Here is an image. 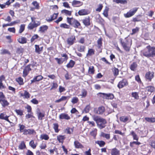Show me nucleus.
Segmentation results:
<instances>
[{
  "label": "nucleus",
  "mask_w": 155,
  "mask_h": 155,
  "mask_svg": "<svg viewBox=\"0 0 155 155\" xmlns=\"http://www.w3.org/2000/svg\"><path fill=\"white\" fill-rule=\"evenodd\" d=\"M109 10V8L107 6H106L103 13V15L105 17H107L108 16V12Z\"/></svg>",
  "instance_id": "47"
},
{
  "label": "nucleus",
  "mask_w": 155,
  "mask_h": 155,
  "mask_svg": "<svg viewBox=\"0 0 155 155\" xmlns=\"http://www.w3.org/2000/svg\"><path fill=\"white\" fill-rule=\"evenodd\" d=\"M60 26L61 28H64L69 29L70 28L69 25H67L66 23H62L60 25Z\"/></svg>",
  "instance_id": "55"
},
{
  "label": "nucleus",
  "mask_w": 155,
  "mask_h": 155,
  "mask_svg": "<svg viewBox=\"0 0 155 155\" xmlns=\"http://www.w3.org/2000/svg\"><path fill=\"white\" fill-rule=\"evenodd\" d=\"M146 90L150 93L155 91V87L153 86H150L147 87H146Z\"/></svg>",
  "instance_id": "28"
},
{
  "label": "nucleus",
  "mask_w": 155,
  "mask_h": 155,
  "mask_svg": "<svg viewBox=\"0 0 155 155\" xmlns=\"http://www.w3.org/2000/svg\"><path fill=\"white\" fill-rule=\"evenodd\" d=\"M37 115L38 119L40 120H42L43 118L45 116V114L44 112H39L37 113Z\"/></svg>",
  "instance_id": "46"
},
{
  "label": "nucleus",
  "mask_w": 155,
  "mask_h": 155,
  "mask_svg": "<svg viewBox=\"0 0 155 155\" xmlns=\"http://www.w3.org/2000/svg\"><path fill=\"white\" fill-rule=\"evenodd\" d=\"M16 81L20 85H22L24 84L23 79L21 77H19L16 79Z\"/></svg>",
  "instance_id": "48"
},
{
  "label": "nucleus",
  "mask_w": 155,
  "mask_h": 155,
  "mask_svg": "<svg viewBox=\"0 0 155 155\" xmlns=\"http://www.w3.org/2000/svg\"><path fill=\"white\" fill-rule=\"evenodd\" d=\"M119 41L124 50L127 52H129L132 45V39L127 37L124 39L120 38Z\"/></svg>",
  "instance_id": "1"
},
{
  "label": "nucleus",
  "mask_w": 155,
  "mask_h": 155,
  "mask_svg": "<svg viewBox=\"0 0 155 155\" xmlns=\"http://www.w3.org/2000/svg\"><path fill=\"white\" fill-rule=\"evenodd\" d=\"M15 111L16 113L18 115L22 116L23 115V110L20 109H15Z\"/></svg>",
  "instance_id": "51"
},
{
  "label": "nucleus",
  "mask_w": 155,
  "mask_h": 155,
  "mask_svg": "<svg viewBox=\"0 0 155 155\" xmlns=\"http://www.w3.org/2000/svg\"><path fill=\"white\" fill-rule=\"evenodd\" d=\"M94 111L96 114L102 115L105 111V109L104 106H101L99 107L97 109H95Z\"/></svg>",
  "instance_id": "11"
},
{
  "label": "nucleus",
  "mask_w": 155,
  "mask_h": 155,
  "mask_svg": "<svg viewBox=\"0 0 155 155\" xmlns=\"http://www.w3.org/2000/svg\"><path fill=\"white\" fill-rule=\"evenodd\" d=\"M67 22L70 25L72 26L74 28H79L81 26L79 22L73 18L67 17Z\"/></svg>",
  "instance_id": "5"
},
{
  "label": "nucleus",
  "mask_w": 155,
  "mask_h": 155,
  "mask_svg": "<svg viewBox=\"0 0 155 155\" xmlns=\"http://www.w3.org/2000/svg\"><path fill=\"white\" fill-rule=\"evenodd\" d=\"M32 4L35 7L36 9H38L39 8V4L36 1H34L32 2Z\"/></svg>",
  "instance_id": "59"
},
{
  "label": "nucleus",
  "mask_w": 155,
  "mask_h": 155,
  "mask_svg": "<svg viewBox=\"0 0 155 155\" xmlns=\"http://www.w3.org/2000/svg\"><path fill=\"white\" fill-rule=\"evenodd\" d=\"M144 119L147 122L152 123L155 122V117H146Z\"/></svg>",
  "instance_id": "45"
},
{
  "label": "nucleus",
  "mask_w": 155,
  "mask_h": 155,
  "mask_svg": "<svg viewBox=\"0 0 155 155\" xmlns=\"http://www.w3.org/2000/svg\"><path fill=\"white\" fill-rule=\"evenodd\" d=\"M111 155H120V151L117 148H114L111 150Z\"/></svg>",
  "instance_id": "25"
},
{
  "label": "nucleus",
  "mask_w": 155,
  "mask_h": 155,
  "mask_svg": "<svg viewBox=\"0 0 155 155\" xmlns=\"http://www.w3.org/2000/svg\"><path fill=\"white\" fill-rule=\"evenodd\" d=\"M102 38H99L97 41V47L98 49H99L100 50L101 52L102 49L101 48L102 46Z\"/></svg>",
  "instance_id": "32"
},
{
  "label": "nucleus",
  "mask_w": 155,
  "mask_h": 155,
  "mask_svg": "<svg viewBox=\"0 0 155 155\" xmlns=\"http://www.w3.org/2000/svg\"><path fill=\"white\" fill-rule=\"evenodd\" d=\"M129 84V82L127 80L126 78H123L118 83L117 87L119 89L126 87Z\"/></svg>",
  "instance_id": "8"
},
{
  "label": "nucleus",
  "mask_w": 155,
  "mask_h": 155,
  "mask_svg": "<svg viewBox=\"0 0 155 155\" xmlns=\"http://www.w3.org/2000/svg\"><path fill=\"white\" fill-rule=\"evenodd\" d=\"M95 143L98 144L100 147H104L105 144V142L103 140H97L95 141Z\"/></svg>",
  "instance_id": "35"
},
{
  "label": "nucleus",
  "mask_w": 155,
  "mask_h": 155,
  "mask_svg": "<svg viewBox=\"0 0 155 155\" xmlns=\"http://www.w3.org/2000/svg\"><path fill=\"white\" fill-rule=\"evenodd\" d=\"M100 137L105 138L107 140H109L110 138V134H106L103 132H101Z\"/></svg>",
  "instance_id": "31"
},
{
  "label": "nucleus",
  "mask_w": 155,
  "mask_h": 155,
  "mask_svg": "<svg viewBox=\"0 0 155 155\" xmlns=\"http://www.w3.org/2000/svg\"><path fill=\"white\" fill-rule=\"evenodd\" d=\"M0 104L4 108L8 106L9 105V103L7 100L5 95L2 92H0Z\"/></svg>",
  "instance_id": "6"
},
{
  "label": "nucleus",
  "mask_w": 155,
  "mask_h": 155,
  "mask_svg": "<svg viewBox=\"0 0 155 155\" xmlns=\"http://www.w3.org/2000/svg\"><path fill=\"white\" fill-rule=\"evenodd\" d=\"M114 75V76H117L119 74V69L116 68H114L113 71Z\"/></svg>",
  "instance_id": "60"
},
{
  "label": "nucleus",
  "mask_w": 155,
  "mask_h": 155,
  "mask_svg": "<svg viewBox=\"0 0 155 155\" xmlns=\"http://www.w3.org/2000/svg\"><path fill=\"white\" fill-rule=\"evenodd\" d=\"M97 130L96 128L94 129L90 133V134L95 139L97 135Z\"/></svg>",
  "instance_id": "39"
},
{
  "label": "nucleus",
  "mask_w": 155,
  "mask_h": 155,
  "mask_svg": "<svg viewBox=\"0 0 155 155\" xmlns=\"http://www.w3.org/2000/svg\"><path fill=\"white\" fill-rule=\"evenodd\" d=\"M75 64V61L72 60H71L66 65V67L68 68H72L74 67Z\"/></svg>",
  "instance_id": "36"
},
{
  "label": "nucleus",
  "mask_w": 155,
  "mask_h": 155,
  "mask_svg": "<svg viewBox=\"0 0 155 155\" xmlns=\"http://www.w3.org/2000/svg\"><path fill=\"white\" fill-rule=\"evenodd\" d=\"M35 52L39 54L41 53V52L42 51L43 48V46L40 47L39 45H35Z\"/></svg>",
  "instance_id": "24"
},
{
  "label": "nucleus",
  "mask_w": 155,
  "mask_h": 155,
  "mask_svg": "<svg viewBox=\"0 0 155 155\" xmlns=\"http://www.w3.org/2000/svg\"><path fill=\"white\" fill-rule=\"evenodd\" d=\"M95 50L93 48L88 49L87 53L86 54L87 57H91L95 54Z\"/></svg>",
  "instance_id": "29"
},
{
  "label": "nucleus",
  "mask_w": 155,
  "mask_h": 155,
  "mask_svg": "<svg viewBox=\"0 0 155 155\" xmlns=\"http://www.w3.org/2000/svg\"><path fill=\"white\" fill-rule=\"evenodd\" d=\"M9 116H7L4 113H1L0 114V119L1 120H4L10 122L8 117Z\"/></svg>",
  "instance_id": "26"
},
{
  "label": "nucleus",
  "mask_w": 155,
  "mask_h": 155,
  "mask_svg": "<svg viewBox=\"0 0 155 155\" xmlns=\"http://www.w3.org/2000/svg\"><path fill=\"white\" fill-rule=\"evenodd\" d=\"M25 25L22 24L21 25L20 27V28L18 32L20 34L22 33L25 30Z\"/></svg>",
  "instance_id": "57"
},
{
  "label": "nucleus",
  "mask_w": 155,
  "mask_h": 155,
  "mask_svg": "<svg viewBox=\"0 0 155 155\" xmlns=\"http://www.w3.org/2000/svg\"><path fill=\"white\" fill-rule=\"evenodd\" d=\"M87 91L85 89H83L81 91V94L80 96H81L82 97H85L87 95Z\"/></svg>",
  "instance_id": "54"
},
{
  "label": "nucleus",
  "mask_w": 155,
  "mask_h": 155,
  "mask_svg": "<svg viewBox=\"0 0 155 155\" xmlns=\"http://www.w3.org/2000/svg\"><path fill=\"white\" fill-rule=\"evenodd\" d=\"M140 17V15H137L136 17L133 18L132 21L134 22L140 21H141Z\"/></svg>",
  "instance_id": "53"
},
{
  "label": "nucleus",
  "mask_w": 155,
  "mask_h": 155,
  "mask_svg": "<svg viewBox=\"0 0 155 155\" xmlns=\"http://www.w3.org/2000/svg\"><path fill=\"white\" fill-rule=\"evenodd\" d=\"M58 87V84L56 82H53L51 85V87L50 90H55Z\"/></svg>",
  "instance_id": "58"
},
{
  "label": "nucleus",
  "mask_w": 155,
  "mask_h": 155,
  "mask_svg": "<svg viewBox=\"0 0 155 155\" xmlns=\"http://www.w3.org/2000/svg\"><path fill=\"white\" fill-rule=\"evenodd\" d=\"M82 22L86 27H87L91 25L90 18L89 16L85 17L81 20Z\"/></svg>",
  "instance_id": "15"
},
{
  "label": "nucleus",
  "mask_w": 155,
  "mask_h": 155,
  "mask_svg": "<svg viewBox=\"0 0 155 155\" xmlns=\"http://www.w3.org/2000/svg\"><path fill=\"white\" fill-rule=\"evenodd\" d=\"M61 13L63 14H64L66 15H68L70 16L71 15L72 11H69L67 10L64 9L61 11Z\"/></svg>",
  "instance_id": "41"
},
{
  "label": "nucleus",
  "mask_w": 155,
  "mask_h": 155,
  "mask_svg": "<svg viewBox=\"0 0 155 155\" xmlns=\"http://www.w3.org/2000/svg\"><path fill=\"white\" fill-rule=\"evenodd\" d=\"M69 98V96H62L59 99L56 100L55 102L56 103H59L62 101H65L67 100H68V99H67L68 98Z\"/></svg>",
  "instance_id": "37"
},
{
  "label": "nucleus",
  "mask_w": 155,
  "mask_h": 155,
  "mask_svg": "<svg viewBox=\"0 0 155 155\" xmlns=\"http://www.w3.org/2000/svg\"><path fill=\"white\" fill-rule=\"evenodd\" d=\"M48 27L47 25H42L41 26L38 30L39 32L40 33H44L47 31Z\"/></svg>",
  "instance_id": "30"
},
{
  "label": "nucleus",
  "mask_w": 155,
  "mask_h": 155,
  "mask_svg": "<svg viewBox=\"0 0 155 155\" xmlns=\"http://www.w3.org/2000/svg\"><path fill=\"white\" fill-rule=\"evenodd\" d=\"M139 28L138 27H136L135 28H134L132 30V33L131 34V35H133L136 33L138 32L139 31Z\"/></svg>",
  "instance_id": "64"
},
{
  "label": "nucleus",
  "mask_w": 155,
  "mask_h": 155,
  "mask_svg": "<svg viewBox=\"0 0 155 155\" xmlns=\"http://www.w3.org/2000/svg\"><path fill=\"white\" fill-rule=\"evenodd\" d=\"M154 77V73L153 72L149 71L147 72L145 75V78L147 80L151 81L152 79Z\"/></svg>",
  "instance_id": "10"
},
{
  "label": "nucleus",
  "mask_w": 155,
  "mask_h": 155,
  "mask_svg": "<svg viewBox=\"0 0 155 155\" xmlns=\"http://www.w3.org/2000/svg\"><path fill=\"white\" fill-rule=\"evenodd\" d=\"M141 53L143 56L149 58L155 56V47L150 45L147 46L146 48L141 51Z\"/></svg>",
  "instance_id": "2"
},
{
  "label": "nucleus",
  "mask_w": 155,
  "mask_h": 155,
  "mask_svg": "<svg viewBox=\"0 0 155 155\" xmlns=\"http://www.w3.org/2000/svg\"><path fill=\"white\" fill-rule=\"evenodd\" d=\"M31 21L28 25L27 28L29 30H32L34 28L39 26L41 24L40 21L36 20L37 18L34 16L31 17Z\"/></svg>",
  "instance_id": "4"
},
{
  "label": "nucleus",
  "mask_w": 155,
  "mask_h": 155,
  "mask_svg": "<svg viewBox=\"0 0 155 155\" xmlns=\"http://www.w3.org/2000/svg\"><path fill=\"white\" fill-rule=\"evenodd\" d=\"M85 49V47L84 45H79L77 48L78 51L80 52H84Z\"/></svg>",
  "instance_id": "44"
},
{
  "label": "nucleus",
  "mask_w": 155,
  "mask_h": 155,
  "mask_svg": "<svg viewBox=\"0 0 155 155\" xmlns=\"http://www.w3.org/2000/svg\"><path fill=\"white\" fill-rule=\"evenodd\" d=\"M58 13H54L51 16V18L49 19V21H51L57 18L58 16Z\"/></svg>",
  "instance_id": "50"
},
{
  "label": "nucleus",
  "mask_w": 155,
  "mask_h": 155,
  "mask_svg": "<svg viewBox=\"0 0 155 155\" xmlns=\"http://www.w3.org/2000/svg\"><path fill=\"white\" fill-rule=\"evenodd\" d=\"M132 96L134 98L136 99H138L139 98L138 94L137 92H132L131 94Z\"/></svg>",
  "instance_id": "56"
},
{
  "label": "nucleus",
  "mask_w": 155,
  "mask_h": 155,
  "mask_svg": "<svg viewBox=\"0 0 155 155\" xmlns=\"http://www.w3.org/2000/svg\"><path fill=\"white\" fill-rule=\"evenodd\" d=\"M93 119L95 121L97 126L101 129L104 128L106 126L107 121L106 119L99 116L94 115L93 116Z\"/></svg>",
  "instance_id": "3"
},
{
  "label": "nucleus",
  "mask_w": 155,
  "mask_h": 155,
  "mask_svg": "<svg viewBox=\"0 0 155 155\" xmlns=\"http://www.w3.org/2000/svg\"><path fill=\"white\" fill-rule=\"evenodd\" d=\"M40 138L42 140L44 139L47 140L48 139V136L46 134H42L40 136Z\"/></svg>",
  "instance_id": "62"
},
{
  "label": "nucleus",
  "mask_w": 155,
  "mask_h": 155,
  "mask_svg": "<svg viewBox=\"0 0 155 155\" xmlns=\"http://www.w3.org/2000/svg\"><path fill=\"white\" fill-rule=\"evenodd\" d=\"M59 118L60 119H65L66 120H69L71 119L70 116L68 114L64 113H61L60 114Z\"/></svg>",
  "instance_id": "18"
},
{
  "label": "nucleus",
  "mask_w": 155,
  "mask_h": 155,
  "mask_svg": "<svg viewBox=\"0 0 155 155\" xmlns=\"http://www.w3.org/2000/svg\"><path fill=\"white\" fill-rule=\"evenodd\" d=\"M26 147L25 143L24 141H22L18 146V148L20 150H23Z\"/></svg>",
  "instance_id": "49"
},
{
  "label": "nucleus",
  "mask_w": 155,
  "mask_h": 155,
  "mask_svg": "<svg viewBox=\"0 0 155 155\" xmlns=\"http://www.w3.org/2000/svg\"><path fill=\"white\" fill-rule=\"evenodd\" d=\"M59 125L58 123H54L53 127L56 133H58L60 130L58 129Z\"/></svg>",
  "instance_id": "43"
},
{
  "label": "nucleus",
  "mask_w": 155,
  "mask_h": 155,
  "mask_svg": "<svg viewBox=\"0 0 155 155\" xmlns=\"http://www.w3.org/2000/svg\"><path fill=\"white\" fill-rule=\"evenodd\" d=\"M24 98L28 99L30 98L31 94L29 93L26 91H24Z\"/></svg>",
  "instance_id": "52"
},
{
  "label": "nucleus",
  "mask_w": 155,
  "mask_h": 155,
  "mask_svg": "<svg viewBox=\"0 0 155 155\" xmlns=\"http://www.w3.org/2000/svg\"><path fill=\"white\" fill-rule=\"evenodd\" d=\"M75 40L76 38L75 36L71 35L67 39V43L70 46L72 45L75 42Z\"/></svg>",
  "instance_id": "13"
},
{
  "label": "nucleus",
  "mask_w": 155,
  "mask_h": 155,
  "mask_svg": "<svg viewBox=\"0 0 155 155\" xmlns=\"http://www.w3.org/2000/svg\"><path fill=\"white\" fill-rule=\"evenodd\" d=\"M129 119V118L128 116H122L120 117V120L123 122L125 123Z\"/></svg>",
  "instance_id": "38"
},
{
  "label": "nucleus",
  "mask_w": 155,
  "mask_h": 155,
  "mask_svg": "<svg viewBox=\"0 0 155 155\" xmlns=\"http://www.w3.org/2000/svg\"><path fill=\"white\" fill-rule=\"evenodd\" d=\"M74 145L75 147L77 149H83L84 146L78 140H75L74 142Z\"/></svg>",
  "instance_id": "21"
},
{
  "label": "nucleus",
  "mask_w": 155,
  "mask_h": 155,
  "mask_svg": "<svg viewBox=\"0 0 155 155\" xmlns=\"http://www.w3.org/2000/svg\"><path fill=\"white\" fill-rule=\"evenodd\" d=\"M65 137L64 135H58L57 137V139L58 141L60 143H63Z\"/></svg>",
  "instance_id": "40"
},
{
  "label": "nucleus",
  "mask_w": 155,
  "mask_h": 155,
  "mask_svg": "<svg viewBox=\"0 0 155 155\" xmlns=\"http://www.w3.org/2000/svg\"><path fill=\"white\" fill-rule=\"evenodd\" d=\"M113 2L117 4H126L127 3L126 0H113Z\"/></svg>",
  "instance_id": "42"
},
{
  "label": "nucleus",
  "mask_w": 155,
  "mask_h": 155,
  "mask_svg": "<svg viewBox=\"0 0 155 155\" xmlns=\"http://www.w3.org/2000/svg\"><path fill=\"white\" fill-rule=\"evenodd\" d=\"M61 56L62 57H64V58H55V59L57 61L58 64H62L64 61H67L68 58V55L66 54H61Z\"/></svg>",
  "instance_id": "9"
},
{
  "label": "nucleus",
  "mask_w": 155,
  "mask_h": 155,
  "mask_svg": "<svg viewBox=\"0 0 155 155\" xmlns=\"http://www.w3.org/2000/svg\"><path fill=\"white\" fill-rule=\"evenodd\" d=\"M17 41L20 44H25L27 42V39L25 37L21 36L17 39Z\"/></svg>",
  "instance_id": "23"
},
{
  "label": "nucleus",
  "mask_w": 155,
  "mask_h": 155,
  "mask_svg": "<svg viewBox=\"0 0 155 155\" xmlns=\"http://www.w3.org/2000/svg\"><path fill=\"white\" fill-rule=\"evenodd\" d=\"M31 64H29L26 66L24 69L23 72V76L24 77H25L28 74L30 71L31 70Z\"/></svg>",
  "instance_id": "12"
},
{
  "label": "nucleus",
  "mask_w": 155,
  "mask_h": 155,
  "mask_svg": "<svg viewBox=\"0 0 155 155\" xmlns=\"http://www.w3.org/2000/svg\"><path fill=\"white\" fill-rule=\"evenodd\" d=\"M43 77L41 75H38L35 77L33 80H31V83H33L37 81H39L42 80Z\"/></svg>",
  "instance_id": "27"
},
{
  "label": "nucleus",
  "mask_w": 155,
  "mask_h": 155,
  "mask_svg": "<svg viewBox=\"0 0 155 155\" xmlns=\"http://www.w3.org/2000/svg\"><path fill=\"white\" fill-rule=\"evenodd\" d=\"M137 65L136 62H133L130 66V69L133 71H135L137 67Z\"/></svg>",
  "instance_id": "33"
},
{
  "label": "nucleus",
  "mask_w": 155,
  "mask_h": 155,
  "mask_svg": "<svg viewBox=\"0 0 155 155\" xmlns=\"http://www.w3.org/2000/svg\"><path fill=\"white\" fill-rule=\"evenodd\" d=\"M97 95L99 96L100 97L104 99L112 100L114 98V94L111 93L106 94L100 92L97 94Z\"/></svg>",
  "instance_id": "7"
},
{
  "label": "nucleus",
  "mask_w": 155,
  "mask_h": 155,
  "mask_svg": "<svg viewBox=\"0 0 155 155\" xmlns=\"http://www.w3.org/2000/svg\"><path fill=\"white\" fill-rule=\"evenodd\" d=\"M78 13L79 15H87L90 13L89 11L86 9H82L79 10Z\"/></svg>",
  "instance_id": "17"
},
{
  "label": "nucleus",
  "mask_w": 155,
  "mask_h": 155,
  "mask_svg": "<svg viewBox=\"0 0 155 155\" xmlns=\"http://www.w3.org/2000/svg\"><path fill=\"white\" fill-rule=\"evenodd\" d=\"M83 4V2L77 0H74L72 2V5L74 7H79L82 5Z\"/></svg>",
  "instance_id": "19"
},
{
  "label": "nucleus",
  "mask_w": 155,
  "mask_h": 155,
  "mask_svg": "<svg viewBox=\"0 0 155 155\" xmlns=\"http://www.w3.org/2000/svg\"><path fill=\"white\" fill-rule=\"evenodd\" d=\"M95 70L94 66H90L89 67L88 73L89 74L93 75L94 74Z\"/></svg>",
  "instance_id": "34"
},
{
  "label": "nucleus",
  "mask_w": 155,
  "mask_h": 155,
  "mask_svg": "<svg viewBox=\"0 0 155 155\" xmlns=\"http://www.w3.org/2000/svg\"><path fill=\"white\" fill-rule=\"evenodd\" d=\"M18 126L19 127V130L20 133L24 132L25 128V127L23 125L21 124H19Z\"/></svg>",
  "instance_id": "61"
},
{
  "label": "nucleus",
  "mask_w": 155,
  "mask_h": 155,
  "mask_svg": "<svg viewBox=\"0 0 155 155\" xmlns=\"http://www.w3.org/2000/svg\"><path fill=\"white\" fill-rule=\"evenodd\" d=\"M138 8H135L133 9V10L131 11H130L127 13L124 14V16L126 18H128L131 17L134 15L136 12L137 11Z\"/></svg>",
  "instance_id": "16"
},
{
  "label": "nucleus",
  "mask_w": 155,
  "mask_h": 155,
  "mask_svg": "<svg viewBox=\"0 0 155 155\" xmlns=\"http://www.w3.org/2000/svg\"><path fill=\"white\" fill-rule=\"evenodd\" d=\"M130 134L132 136L134 140H136L137 141H134L132 142L134 144L139 145L141 144V143L140 142L137 141L139 139L138 137L134 131H131Z\"/></svg>",
  "instance_id": "14"
},
{
  "label": "nucleus",
  "mask_w": 155,
  "mask_h": 155,
  "mask_svg": "<svg viewBox=\"0 0 155 155\" xmlns=\"http://www.w3.org/2000/svg\"><path fill=\"white\" fill-rule=\"evenodd\" d=\"M35 133L36 132L34 129H25L24 130V132L23 133V134L24 135H26L27 134L31 135Z\"/></svg>",
  "instance_id": "20"
},
{
  "label": "nucleus",
  "mask_w": 155,
  "mask_h": 155,
  "mask_svg": "<svg viewBox=\"0 0 155 155\" xmlns=\"http://www.w3.org/2000/svg\"><path fill=\"white\" fill-rule=\"evenodd\" d=\"M79 101L78 98L76 97H73L71 101V102L73 104L77 103Z\"/></svg>",
  "instance_id": "63"
},
{
  "label": "nucleus",
  "mask_w": 155,
  "mask_h": 155,
  "mask_svg": "<svg viewBox=\"0 0 155 155\" xmlns=\"http://www.w3.org/2000/svg\"><path fill=\"white\" fill-rule=\"evenodd\" d=\"M40 40V38L37 34H34L32 36L31 39L30 41L31 43L35 42L37 41H39Z\"/></svg>",
  "instance_id": "22"
}]
</instances>
